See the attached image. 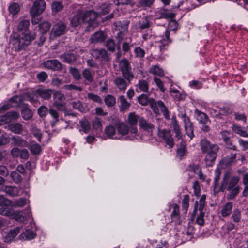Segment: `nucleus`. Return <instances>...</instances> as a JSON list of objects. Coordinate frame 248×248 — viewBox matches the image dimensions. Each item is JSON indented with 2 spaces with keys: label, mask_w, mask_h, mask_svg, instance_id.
<instances>
[{
  "label": "nucleus",
  "mask_w": 248,
  "mask_h": 248,
  "mask_svg": "<svg viewBox=\"0 0 248 248\" xmlns=\"http://www.w3.org/2000/svg\"><path fill=\"white\" fill-rule=\"evenodd\" d=\"M239 180L240 178L238 176L232 175L231 171L229 170L226 171L223 174L219 190L224 191L226 189L229 191L230 193L227 195V198L232 200L239 192L240 187L238 185Z\"/></svg>",
  "instance_id": "obj_1"
},
{
  "label": "nucleus",
  "mask_w": 248,
  "mask_h": 248,
  "mask_svg": "<svg viewBox=\"0 0 248 248\" xmlns=\"http://www.w3.org/2000/svg\"><path fill=\"white\" fill-rule=\"evenodd\" d=\"M35 34L31 33L11 35L10 41L12 45V49L15 52H19L24 50L35 39Z\"/></svg>",
  "instance_id": "obj_2"
},
{
  "label": "nucleus",
  "mask_w": 248,
  "mask_h": 248,
  "mask_svg": "<svg viewBox=\"0 0 248 248\" xmlns=\"http://www.w3.org/2000/svg\"><path fill=\"white\" fill-rule=\"evenodd\" d=\"M82 13L84 23L88 24L85 29L86 32H90L98 27L99 23L96 19L98 15L93 10H82Z\"/></svg>",
  "instance_id": "obj_3"
},
{
  "label": "nucleus",
  "mask_w": 248,
  "mask_h": 248,
  "mask_svg": "<svg viewBox=\"0 0 248 248\" xmlns=\"http://www.w3.org/2000/svg\"><path fill=\"white\" fill-rule=\"evenodd\" d=\"M150 105L154 113L158 115L161 111L166 119H170V113L162 101H155V99H152L150 102Z\"/></svg>",
  "instance_id": "obj_4"
},
{
  "label": "nucleus",
  "mask_w": 248,
  "mask_h": 248,
  "mask_svg": "<svg viewBox=\"0 0 248 248\" xmlns=\"http://www.w3.org/2000/svg\"><path fill=\"white\" fill-rule=\"evenodd\" d=\"M119 68L122 72V76L128 82L134 78V75L132 71L131 66L128 60L126 59H122L119 64Z\"/></svg>",
  "instance_id": "obj_5"
},
{
  "label": "nucleus",
  "mask_w": 248,
  "mask_h": 248,
  "mask_svg": "<svg viewBox=\"0 0 248 248\" xmlns=\"http://www.w3.org/2000/svg\"><path fill=\"white\" fill-rule=\"evenodd\" d=\"M35 93L37 95L46 100L50 99L52 94L55 97L59 96L60 99L63 97V95L61 93L51 89L38 88L36 90Z\"/></svg>",
  "instance_id": "obj_6"
},
{
  "label": "nucleus",
  "mask_w": 248,
  "mask_h": 248,
  "mask_svg": "<svg viewBox=\"0 0 248 248\" xmlns=\"http://www.w3.org/2000/svg\"><path fill=\"white\" fill-rule=\"evenodd\" d=\"M158 136L164 141L166 145L169 146V148H172L174 146V140L169 130L159 129Z\"/></svg>",
  "instance_id": "obj_7"
},
{
  "label": "nucleus",
  "mask_w": 248,
  "mask_h": 248,
  "mask_svg": "<svg viewBox=\"0 0 248 248\" xmlns=\"http://www.w3.org/2000/svg\"><path fill=\"white\" fill-rule=\"evenodd\" d=\"M68 29L66 25L63 22L60 21L55 24L51 30V37H56L62 35L66 33Z\"/></svg>",
  "instance_id": "obj_8"
},
{
  "label": "nucleus",
  "mask_w": 248,
  "mask_h": 248,
  "mask_svg": "<svg viewBox=\"0 0 248 248\" xmlns=\"http://www.w3.org/2000/svg\"><path fill=\"white\" fill-rule=\"evenodd\" d=\"M11 201L0 196V214L4 216H10L13 213L11 209Z\"/></svg>",
  "instance_id": "obj_9"
},
{
  "label": "nucleus",
  "mask_w": 248,
  "mask_h": 248,
  "mask_svg": "<svg viewBox=\"0 0 248 248\" xmlns=\"http://www.w3.org/2000/svg\"><path fill=\"white\" fill-rule=\"evenodd\" d=\"M46 3L44 0H36L30 10L31 16L41 14L46 8Z\"/></svg>",
  "instance_id": "obj_10"
},
{
  "label": "nucleus",
  "mask_w": 248,
  "mask_h": 248,
  "mask_svg": "<svg viewBox=\"0 0 248 248\" xmlns=\"http://www.w3.org/2000/svg\"><path fill=\"white\" fill-rule=\"evenodd\" d=\"M200 146L202 153L210 152V151L219 150V147L217 144H212L206 138H203L200 140Z\"/></svg>",
  "instance_id": "obj_11"
},
{
  "label": "nucleus",
  "mask_w": 248,
  "mask_h": 248,
  "mask_svg": "<svg viewBox=\"0 0 248 248\" xmlns=\"http://www.w3.org/2000/svg\"><path fill=\"white\" fill-rule=\"evenodd\" d=\"M91 55L95 59L100 61H108L110 60L109 54L104 49H93L91 52Z\"/></svg>",
  "instance_id": "obj_12"
},
{
  "label": "nucleus",
  "mask_w": 248,
  "mask_h": 248,
  "mask_svg": "<svg viewBox=\"0 0 248 248\" xmlns=\"http://www.w3.org/2000/svg\"><path fill=\"white\" fill-rule=\"evenodd\" d=\"M43 65L46 68L53 71H60L62 69L61 63L56 59L45 61L43 62Z\"/></svg>",
  "instance_id": "obj_13"
},
{
  "label": "nucleus",
  "mask_w": 248,
  "mask_h": 248,
  "mask_svg": "<svg viewBox=\"0 0 248 248\" xmlns=\"http://www.w3.org/2000/svg\"><path fill=\"white\" fill-rule=\"evenodd\" d=\"M19 117V113L16 111H9L0 116V125L16 120Z\"/></svg>",
  "instance_id": "obj_14"
},
{
  "label": "nucleus",
  "mask_w": 248,
  "mask_h": 248,
  "mask_svg": "<svg viewBox=\"0 0 248 248\" xmlns=\"http://www.w3.org/2000/svg\"><path fill=\"white\" fill-rule=\"evenodd\" d=\"M115 86L120 91L124 92L129 82L124 77H117L114 81Z\"/></svg>",
  "instance_id": "obj_15"
},
{
  "label": "nucleus",
  "mask_w": 248,
  "mask_h": 248,
  "mask_svg": "<svg viewBox=\"0 0 248 248\" xmlns=\"http://www.w3.org/2000/svg\"><path fill=\"white\" fill-rule=\"evenodd\" d=\"M218 152L219 150H216L206 153L207 155L205 156L204 161L207 166L211 167L214 164Z\"/></svg>",
  "instance_id": "obj_16"
},
{
  "label": "nucleus",
  "mask_w": 248,
  "mask_h": 248,
  "mask_svg": "<svg viewBox=\"0 0 248 248\" xmlns=\"http://www.w3.org/2000/svg\"><path fill=\"white\" fill-rule=\"evenodd\" d=\"M106 39V35L102 31H99L92 35L90 42L92 44L103 42Z\"/></svg>",
  "instance_id": "obj_17"
},
{
  "label": "nucleus",
  "mask_w": 248,
  "mask_h": 248,
  "mask_svg": "<svg viewBox=\"0 0 248 248\" xmlns=\"http://www.w3.org/2000/svg\"><path fill=\"white\" fill-rule=\"evenodd\" d=\"M84 23L82 10H78L70 20V24L73 27H77Z\"/></svg>",
  "instance_id": "obj_18"
},
{
  "label": "nucleus",
  "mask_w": 248,
  "mask_h": 248,
  "mask_svg": "<svg viewBox=\"0 0 248 248\" xmlns=\"http://www.w3.org/2000/svg\"><path fill=\"white\" fill-rule=\"evenodd\" d=\"M81 76L84 79V84L88 85L93 81L94 73H92L88 68L84 69L81 73Z\"/></svg>",
  "instance_id": "obj_19"
},
{
  "label": "nucleus",
  "mask_w": 248,
  "mask_h": 248,
  "mask_svg": "<svg viewBox=\"0 0 248 248\" xmlns=\"http://www.w3.org/2000/svg\"><path fill=\"white\" fill-rule=\"evenodd\" d=\"M229 132L227 131H223L221 132L222 139L225 143L227 148L233 150H236V146L232 144V141L229 137Z\"/></svg>",
  "instance_id": "obj_20"
},
{
  "label": "nucleus",
  "mask_w": 248,
  "mask_h": 248,
  "mask_svg": "<svg viewBox=\"0 0 248 248\" xmlns=\"http://www.w3.org/2000/svg\"><path fill=\"white\" fill-rule=\"evenodd\" d=\"M12 144L14 146L26 147L29 146L28 142L18 136H13L11 138Z\"/></svg>",
  "instance_id": "obj_21"
},
{
  "label": "nucleus",
  "mask_w": 248,
  "mask_h": 248,
  "mask_svg": "<svg viewBox=\"0 0 248 248\" xmlns=\"http://www.w3.org/2000/svg\"><path fill=\"white\" fill-rule=\"evenodd\" d=\"M170 31L166 30L165 32L164 37L161 39L160 41L161 45L159 46L160 51L166 49V46L171 43V40L170 38Z\"/></svg>",
  "instance_id": "obj_22"
},
{
  "label": "nucleus",
  "mask_w": 248,
  "mask_h": 248,
  "mask_svg": "<svg viewBox=\"0 0 248 248\" xmlns=\"http://www.w3.org/2000/svg\"><path fill=\"white\" fill-rule=\"evenodd\" d=\"M139 126L143 130L148 132H152L154 128V125L147 122L143 117L140 119Z\"/></svg>",
  "instance_id": "obj_23"
},
{
  "label": "nucleus",
  "mask_w": 248,
  "mask_h": 248,
  "mask_svg": "<svg viewBox=\"0 0 248 248\" xmlns=\"http://www.w3.org/2000/svg\"><path fill=\"white\" fill-rule=\"evenodd\" d=\"M172 125L174 132L175 133V136L177 139H182L183 137V134L181 132L180 127L179 125L178 122L177 121L175 118L173 117L172 119Z\"/></svg>",
  "instance_id": "obj_24"
},
{
  "label": "nucleus",
  "mask_w": 248,
  "mask_h": 248,
  "mask_svg": "<svg viewBox=\"0 0 248 248\" xmlns=\"http://www.w3.org/2000/svg\"><path fill=\"white\" fill-rule=\"evenodd\" d=\"M187 155V149L185 142L182 140L180 144V147L177 149L176 156L180 159H182Z\"/></svg>",
  "instance_id": "obj_25"
},
{
  "label": "nucleus",
  "mask_w": 248,
  "mask_h": 248,
  "mask_svg": "<svg viewBox=\"0 0 248 248\" xmlns=\"http://www.w3.org/2000/svg\"><path fill=\"white\" fill-rule=\"evenodd\" d=\"M128 25V23L124 25H123L120 27V29L118 30V32L116 35V38L118 40V44L120 43L123 41L125 36V33L127 32Z\"/></svg>",
  "instance_id": "obj_26"
},
{
  "label": "nucleus",
  "mask_w": 248,
  "mask_h": 248,
  "mask_svg": "<svg viewBox=\"0 0 248 248\" xmlns=\"http://www.w3.org/2000/svg\"><path fill=\"white\" fill-rule=\"evenodd\" d=\"M172 221L174 222L175 224H179L180 223V215L179 212V206L177 204H174L173 206V211L171 215Z\"/></svg>",
  "instance_id": "obj_27"
},
{
  "label": "nucleus",
  "mask_w": 248,
  "mask_h": 248,
  "mask_svg": "<svg viewBox=\"0 0 248 248\" xmlns=\"http://www.w3.org/2000/svg\"><path fill=\"white\" fill-rule=\"evenodd\" d=\"M149 83L146 80H140L136 85V90L138 92L147 93L149 91Z\"/></svg>",
  "instance_id": "obj_28"
},
{
  "label": "nucleus",
  "mask_w": 248,
  "mask_h": 248,
  "mask_svg": "<svg viewBox=\"0 0 248 248\" xmlns=\"http://www.w3.org/2000/svg\"><path fill=\"white\" fill-rule=\"evenodd\" d=\"M8 129L11 132L19 134L23 131V126L20 124L18 123H15L9 124L8 125Z\"/></svg>",
  "instance_id": "obj_29"
},
{
  "label": "nucleus",
  "mask_w": 248,
  "mask_h": 248,
  "mask_svg": "<svg viewBox=\"0 0 248 248\" xmlns=\"http://www.w3.org/2000/svg\"><path fill=\"white\" fill-rule=\"evenodd\" d=\"M21 228L17 227L11 230L6 234L5 237V242H10L13 240L19 232Z\"/></svg>",
  "instance_id": "obj_30"
},
{
  "label": "nucleus",
  "mask_w": 248,
  "mask_h": 248,
  "mask_svg": "<svg viewBox=\"0 0 248 248\" xmlns=\"http://www.w3.org/2000/svg\"><path fill=\"white\" fill-rule=\"evenodd\" d=\"M233 208V203L228 202L222 206L221 209V215L223 217L229 216L232 212Z\"/></svg>",
  "instance_id": "obj_31"
},
{
  "label": "nucleus",
  "mask_w": 248,
  "mask_h": 248,
  "mask_svg": "<svg viewBox=\"0 0 248 248\" xmlns=\"http://www.w3.org/2000/svg\"><path fill=\"white\" fill-rule=\"evenodd\" d=\"M232 129L234 133L239 135L240 136L248 137V134L245 127L238 125H233L232 127Z\"/></svg>",
  "instance_id": "obj_32"
},
{
  "label": "nucleus",
  "mask_w": 248,
  "mask_h": 248,
  "mask_svg": "<svg viewBox=\"0 0 248 248\" xmlns=\"http://www.w3.org/2000/svg\"><path fill=\"white\" fill-rule=\"evenodd\" d=\"M195 113L197 115V119L200 124L208 123L209 122V118L207 115L197 109L195 111Z\"/></svg>",
  "instance_id": "obj_33"
},
{
  "label": "nucleus",
  "mask_w": 248,
  "mask_h": 248,
  "mask_svg": "<svg viewBox=\"0 0 248 248\" xmlns=\"http://www.w3.org/2000/svg\"><path fill=\"white\" fill-rule=\"evenodd\" d=\"M118 102L120 103L119 107L121 111L128 109L130 106V104L123 95H121L119 97Z\"/></svg>",
  "instance_id": "obj_34"
},
{
  "label": "nucleus",
  "mask_w": 248,
  "mask_h": 248,
  "mask_svg": "<svg viewBox=\"0 0 248 248\" xmlns=\"http://www.w3.org/2000/svg\"><path fill=\"white\" fill-rule=\"evenodd\" d=\"M137 26L140 31H141L148 29L150 27V23L147 18H143L137 22Z\"/></svg>",
  "instance_id": "obj_35"
},
{
  "label": "nucleus",
  "mask_w": 248,
  "mask_h": 248,
  "mask_svg": "<svg viewBox=\"0 0 248 248\" xmlns=\"http://www.w3.org/2000/svg\"><path fill=\"white\" fill-rule=\"evenodd\" d=\"M35 236L36 233L33 231L27 230L20 235L19 237L22 239L31 240L35 238Z\"/></svg>",
  "instance_id": "obj_36"
},
{
  "label": "nucleus",
  "mask_w": 248,
  "mask_h": 248,
  "mask_svg": "<svg viewBox=\"0 0 248 248\" xmlns=\"http://www.w3.org/2000/svg\"><path fill=\"white\" fill-rule=\"evenodd\" d=\"M149 72L154 75L163 77L164 75V71L158 65H153L150 67Z\"/></svg>",
  "instance_id": "obj_37"
},
{
  "label": "nucleus",
  "mask_w": 248,
  "mask_h": 248,
  "mask_svg": "<svg viewBox=\"0 0 248 248\" xmlns=\"http://www.w3.org/2000/svg\"><path fill=\"white\" fill-rule=\"evenodd\" d=\"M142 117L133 113H130L128 116V124L131 126H136L138 122L140 123V119Z\"/></svg>",
  "instance_id": "obj_38"
},
{
  "label": "nucleus",
  "mask_w": 248,
  "mask_h": 248,
  "mask_svg": "<svg viewBox=\"0 0 248 248\" xmlns=\"http://www.w3.org/2000/svg\"><path fill=\"white\" fill-rule=\"evenodd\" d=\"M30 21L27 19L21 20L18 25V30L22 32H26L29 30Z\"/></svg>",
  "instance_id": "obj_39"
},
{
  "label": "nucleus",
  "mask_w": 248,
  "mask_h": 248,
  "mask_svg": "<svg viewBox=\"0 0 248 248\" xmlns=\"http://www.w3.org/2000/svg\"><path fill=\"white\" fill-rule=\"evenodd\" d=\"M60 58L63 62L68 63H73L76 60L75 55L70 53L61 55Z\"/></svg>",
  "instance_id": "obj_40"
},
{
  "label": "nucleus",
  "mask_w": 248,
  "mask_h": 248,
  "mask_svg": "<svg viewBox=\"0 0 248 248\" xmlns=\"http://www.w3.org/2000/svg\"><path fill=\"white\" fill-rule=\"evenodd\" d=\"M5 191L9 195L16 196L19 195L20 189L16 186H7L5 187Z\"/></svg>",
  "instance_id": "obj_41"
},
{
  "label": "nucleus",
  "mask_w": 248,
  "mask_h": 248,
  "mask_svg": "<svg viewBox=\"0 0 248 248\" xmlns=\"http://www.w3.org/2000/svg\"><path fill=\"white\" fill-rule=\"evenodd\" d=\"M170 92V95L176 100H183L185 98V94L177 89L171 90Z\"/></svg>",
  "instance_id": "obj_42"
},
{
  "label": "nucleus",
  "mask_w": 248,
  "mask_h": 248,
  "mask_svg": "<svg viewBox=\"0 0 248 248\" xmlns=\"http://www.w3.org/2000/svg\"><path fill=\"white\" fill-rule=\"evenodd\" d=\"M22 118L25 120H29L32 117V112L27 106H25L21 111Z\"/></svg>",
  "instance_id": "obj_43"
},
{
  "label": "nucleus",
  "mask_w": 248,
  "mask_h": 248,
  "mask_svg": "<svg viewBox=\"0 0 248 248\" xmlns=\"http://www.w3.org/2000/svg\"><path fill=\"white\" fill-rule=\"evenodd\" d=\"M117 130L122 135H127L129 131V127L124 123H120L117 126Z\"/></svg>",
  "instance_id": "obj_44"
},
{
  "label": "nucleus",
  "mask_w": 248,
  "mask_h": 248,
  "mask_svg": "<svg viewBox=\"0 0 248 248\" xmlns=\"http://www.w3.org/2000/svg\"><path fill=\"white\" fill-rule=\"evenodd\" d=\"M116 129L115 127L112 125L108 126L106 127L105 129V133L107 136L109 138L116 139V137H114L115 134Z\"/></svg>",
  "instance_id": "obj_45"
},
{
  "label": "nucleus",
  "mask_w": 248,
  "mask_h": 248,
  "mask_svg": "<svg viewBox=\"0 0 248 248\" xmlns=\"http://www.w3.org/2000/svg\"><path fill=\"white\" fill-rule=\"evenodd\" d=\"M38 26L40 31L42 34H44L49 30L51 24L49 22L46 21L42 22Z\"/></svg>",
  "instance_id": "obj_46"
},
{
  "label": "nucleus",
  "mask_w": 248,
  "mask_h": 248,
  "mask_svg": "<svg viewBox=\"0 0 248 248\" xmlns=\"http://www.w3.org/2000/svg\"><path fill=\"white\" fill-rule=\"evenodd\" d=\"M139 103L142 106H146L148 104H150V102L151 100L149 99L145 94H142L138 97Z\"/></svg>",
  "instance_id": "obj_47"
},
{
  "label": "nucleus",
  "mask_w": 248,
  "mask_h": 248,
  "mask_svg": "<svg viewBox=\"0 0 248 248\" xmlns=\"http://www.w3.org/2000/svg\"><path fill=\"white\" fill-rule=\"evenodd\" d=\"M29 149L32 154L38 155L41 151V147L39 144L32 143L29 147Z\"/></svg>",
  "instance_id": "obj_48"
},
{
  "label": "nucleus",
  "mask_w": 248,
  "mask_h": 248,
  "mask_svg": "<svg viewBox=\"0 0 248 248\" xmlns=\"http://www.w3.org/2000/svg\"><path fill=\"white\" fill-rule=\"evenodd\" d=\"M20 10V6L17 3H13L9 7V12L13 15L17 14Z\"/></svg>",
  "instance_id": "obj_49"
},
{
  "label": "nucleus",
  "mask_w": 248,
  "mask_h": 248,
  "mask_svg": "<svg viewBox=\"0 0 248 248\" xmlns=\"http://www.w3.org/2000/svg\"><path fill=\"white\" fill-rule=\"evenodd\" d=\"M36 93H27L25 94V98L27 101H30L31 103H34L37 101V97L36 96Z\"/></svg>",
  "instance_id": "obj_50"
},
{
  "label": "nucleus",
  "mask_w": 248,
  "mask_h": 248,
  "mask_svg": "<svg viewBox=\"0 0 248 248\" xmlns=\"http://www.w3.org/2000/svg\"><path fill=\"white\" fill-rule=\"evenodd\" d=\"M184 127L186 134L190 138V139H192L194 137L193 124L185 125Z\"/></svg>",
  "instance_id": "obj_51"
},
{
  "label": "nucleus",
  "mask_w": 248,
  "mask_h": 248,
  "mask_svg": "<svg viewBox=\"0 0 248 248\" xmlns=\"http://www.w3.org/2000/svg\"><path fill=\"white\" fill-rule=\"evenodd\" d=\"M104 101L108 107L113 106L115 103V98L112 95H108L105 98Z\"/></svg>",
  "instance_id": "obj_52"
},
{
  "label": "nucleus",
  "mask_w": 248,
  "mask_h": 248,
  "mask_svg": "<svg viewBox=\"0 0 248 248\" xmlns=\"http://www.w3.org/2000/svg\"><path fill=\"white\" fill-rule=\"evenodd\" d=\"M232 219L235 223H238L241 219V212L238 209H235L233 211L232 216Z\"/></svg>",
  "instance_id": "obj_53"
},
{
  "label": "nucleus",
  "mask_w": 248,
  "mask_h": 248,
  "mask_svg": "<svg viewBox=\"0 0 248 248\" xmlns=\"http://www.w3.org/2000/svg\"><path fill=\"white\" fill-rule=\"evenodd\" d=\"M26 203V199L24 198H20L16 200L13 203L11 202V206L15 207H23Z\"/></svg>",
  "instance_id": "obj_54"
},
{
  "label": "nucleus",
  "mask_w": 248,
  "mask_h": 248,
  "mask_svg": "<svg viewBox=\"0 0 248 248\" xmlns=\"http://www.w3.org/2000/svg\"><path fill=\"white\" fill-rule=\"evenodd\" d=\"M236 156V154H231L230 156L224 157L222 161L225 165H229L235 159Z\"/></svg>",
  "instance_id": "obj_55"
},
{
  "label": "nucleus",
  "mask_w": 248,
  "mask_h": 248,
  "mask_svg": "<svg viewBox=\"0 0 248 248\" xmlns=\"http://www.w3.org/2000/svg\"><path fill=\"white\" fill-rule=\"evenodd\" d=\"M69 72L72 74L74 79L77 80H78L81 78V74H80L79 70L76 68H70Z\"/></svg>",
  "instance_id": "obj_56"
},
{
  "label": "nucleus",
  "mask_w": 248,
  "mask_h": 248,
  "mask_svg": "<svg viewBox=\"0 0 248 248\" xmlns=\"http://www.w3.org/2000/svg\"><path fill=\"white\" fill-rule=\"evenodd\" d=\"M155 0H140L138 6L140 8L150 7L154 2Z\"/></svg>",
  "instance_id": "obj_57"
},
{
  "label": "nucleus",
  "mask_w": 248,
  "mask_h": 248,
  "mask_svg": "<svg viewBox=\"0 0 248 248\" xmlns=\"http://www.w3.org/2000/svg\"><path fill=\"white\" fill-rule=\"evenodd\" d=\"M71 104L74 109H76L80 112H83L85 110V108L79 100L74 101L71 103Z\"/></svg>",
  "instance_id": "obj_58"
},
{
  "label": "nucleus",
  "mask_w": 248,
  "mask_h": 248,
  "mask_svg": "<svg viewBox=\"0 0 248 248\" xmlns=\"http://www.w3.org/2000/svg\"><path fill=\"white\" fill-rule=\"evenodd\" d=\"M24 100V99L22 96L17 95L13 96L9 100L10 103L12 105H13V104H16L18 105L22 103Z\"/></svg>",
  "instance_id": "obj_59"
},
{
  "label": "nucleus",
  "mask_w": 248,
  "mask_h": 248,
  "mask_svg": "<svg viewBox=\"0 0 248 248\" xmlns=\"http://www.w3.org/2000/svg\"><path fill=\"white\" fill-rule=\"evenodd\" d=\"M81 127L85 133L88 132L91 128L89 122L87 120H82L80 122Z\"/></svg>",
  "instance_id": "obj_60"
},
{
  "label": "nucleus",
  "mask_w": 248,
  "mask_h": 248,
  "mask_svg": "<svg viewBox=\"0 0 248 248\" xmlns=\"http://www.w3.org/2000/svg\"><path fill=\"white\" fill-rule=\"evenodd\" d=\"M194 228L193 227H189L188 230L183 232V237L186 240H189L193 236Z\"/></svg>",
  "instance_id": "obj_61"
},
{
  "label": "nucleus",
  "mask_w": 248,
  "mask_h": 248,
  "mask_svg": "<svg viewBox=\"0 0 248 248\" xmlns=\"http://www.w3.org/2000/svg\"><path fill=\"white\" fill-rule=\"evenodd\" d=\"M131 135L130 139L132 140L138 139L139 134L137 127L136 126H131L129 131Z\"/></svg>",
  "instance_id": "obj_62"
},
{
  "label": "nucleus",
  "mask_w": 248,
  "mask_h": 248,
  "mask_svg": "<svg viewBox=\"0 0 248 248\" xmlns=\"http://www.w3.org/2000/svg\"><path fill=\"white\" fill-rule=\"evenodd\" d=\"M10 176L13 181L16 183H19L22 180V176L16 171H12Z\"/></svg>",
  "instance_id": "obj_63"
},
{
  "label": "nucleus",
  "mask_w": 248,
  "mask_h": 248,
  "mask_svg": "<svg viewBox=\"0 0 248 248\" xmlns=\"http://www.w3.org/2000/svg\"><path fill=\"white\" fill-rule=\"evenodd\" d=\"M153 80L159 90L161 92H164L165 91V88L164 86V84L162 80L156 77H155Z\"/></svg>",
  "instance_id": "obj_64"
}]
</instances>
